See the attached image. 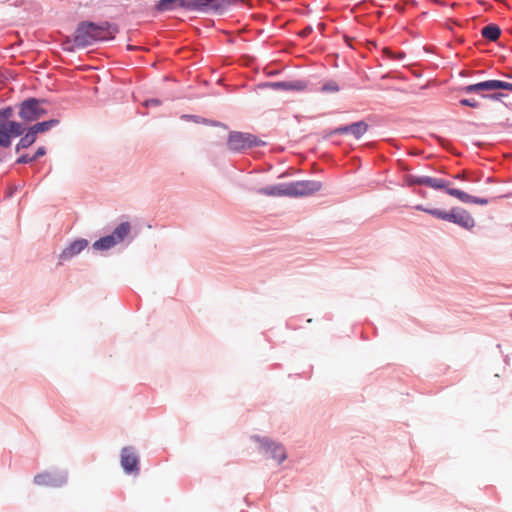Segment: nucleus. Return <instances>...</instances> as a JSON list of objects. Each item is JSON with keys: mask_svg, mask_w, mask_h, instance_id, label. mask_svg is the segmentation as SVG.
Returning <instances> with one entry per match:
<instances>
[{"mask_svg": "<svg viewBox=\"0 0 512 512\" xmlns=\"http://www.w3.org/2000/svg\"><path fill=\"white\" fill-rule=\"evenodd\" d=\"M287 186V196L290 197L310 196L322 188V184L319 181H297L288 183Z\"/></svg>", "mask_w": 512, "mask_h": 512, "instance_id": "39448f33", "label": "nucleus"}, {"mask_svg": "<svg viewBox=\"0 0 512 512\" xmlns=\"http://www.w3.org/2000/svg\"><path fill=\"white\" fill-rule=\"evenodd\" d=\"M504 89L512 91V83L495 80V90Z\"/></svg>", "mask_w": 512, "mask_h": 512, "instance_id": "393cba45", "label": "nucleus"}, {"mask_svg": "<svg viewBox=\"0 0 512 512\" xmlns=\"http://www.w3.org/2000/svg\"><path fill=\"white\" fill-rule=\"evenodd\" d=\"M460 104L461 105H464V106H469V107H472V108H477L479 107V103L475 100H470V99H462L460 101Z\"/></svg>", "mask_w": 512, "mask_h": 512, "instance_id": "bb28decb", "label": "nucleus"}, {"mask_svg": "<svg viewBox=\"0 0 512 512\" xmlns=\"http://www.w3.org/2000/svg\"><path fill=\"white\" fill-rule=\"evenodd\" d=\"M318 26H319V28H320L321 30H322V29H324V24H323V23H320Z\"/></svg>", "mask_w": 512, "mask_h": 512, "instance_id": "f704fd0d", "label": "nucleus"}, {"mask_svg": "<svg viewBox=\"0 0 512 512\" xmlns=\"http://www.w3.org/2000/svg\"><path fill=\"white\" fill-rule=\"evenodd\" d=\"M495 90V80H488L479 82L476 84H471L463 88L465 93H474V92H482V91H493Z\"/></svg>", "mask_w": 512, "mask_h": 512, "instance_id": "f8f14e48", "label": "nucleus"}, {"mask_svg": "<svg viewBox=\"0 0 512 512\" xmlns=\"http://www.w3.org/2000/svg\"><path fill=\"white\" fill-rule=\"evenodd\" d=\"M481 34L490 41H496L501 34V30L498 26L491 24L483 27Z\"/></svg>", "mask_w": 512, "mask_h": 512, "instance_id": "6ab92c4d", "label": "nucleus"}, {"mask_svg": "<svg viewBox=\"0 0 512 512\" xmlns=\"http://www.w3.org/2000/svg\"><path fill=\"white\" fill-rule=\"evenodd\" d=\"M447 193L464 203H475L480 205H486L488 203L487 199L471 196L459 189H447Z\"/></svg>", "mask_w": 512, "mask_h": 512, "instance_id": "1a4fd4ad", "label": "nucleus"}, {"mask_svg": "<svg viewBox=\"0 0 512 512\" xmlns=\"http://www.w3.org/2000/svg\"><path fill=\"white\" fill-rule=\"evenodd\" d=\"M35 134L28 129L26 134L20 139L18 144L16 145V151H19L20 149L28 148L36 141Z\"/></svg>", "mask_w": 512, "mask_h": 512, "instance_id": "aec40b11", "label": "nucleus"}, {"mask_svg": "<svg viewBox=\"0 0 512 512\" xmlns=\"http://www.w3.org/2000/svg\"><path fill=\"white\" fill-rule=\"evenodd\" d=\"M274 87L282 88L286 90H302L304 89V84L301 81L295 82H277L274 84Z\"/></svg>", "mask_w": 512, "mask_h": 512, "instance_id": "4be33fe9", "label": "nucleus"}, {"mask_svg": "<svg viewBox=\"0 0 512 512\" xmlns=\"http://www.w3.org/2000/svg\"><path fill=\"white\" fill-rule=\"evenodd\" d=\"M35 160V157L34 156H28V155H22L21 157H19L17 159V163H21V164H25V163H30L32 161Z\"/></svg>", "mask_w": 512, "mask_h": 512, "instance_id": "cd10ccee", "label": "nucleus"}, {"mask_svg": "<svg viewBox=\"0 0 512 512\" xmlns=\"http://www.w3.org/2000/svg\"><path fill=\"white\" fill-rule=\"evenodd\" d=\"M422 181H424V176H409L408 182L410 185H423Z\"/></svg>", "mask_w": 512, "mask_h": 512, "instance_id": "a878e982", "label": "nucleus"}, {"mask_svg": "<svg viewBox=\"0 0 512 512\" xmlns=\"http://www.w3.org/2000/svg\"><path fill=\"white\" fill-rule=\"evenodd\" d=\"M117 244V240H115V236H105L93 244V248L96 250H107Z\"/></svg>", "mask_w": 512, "mask_h": 512, "instance_id": "f3484780", "label": "nucleus"}, {"mask_svg": "<svg viewBox=\"0 0 512 512\" xmlns=\"http://www.w3.org/2000/svg\"><path fill=\"white\" fill-rule=\"evenodd\" d=\"M57 124H58V120L52 119V120H49V121H44V122L36 123L35 125L31 126L29 129L37 137V135L39 133H44V132L50 130L52 127L56 126Z\"/></svg>", "mask_w": 512, "mask_h": 512, "instance_id": "dca6fc26", "label": "nucleus"}, {"mask_svg": "<svg viewBox=\"0 0 512 512\" xmlns=\"http://www.w3.org/2000/svg\"><path fill=\"white\" fill-rule=\"evenodd\" d=\"M2 116H3L4 118H8V117H10V116H11V109L9 108V109L4 110V111L2 112Z\"/></svg>", "mask_w": 512, "mask_h": 512, "instance_id": "2f4dec72", "label": "nucleus"}, {"mask_svg": "<svg viewBox=\"0 0 512 512\" xmlns=\"http://www.w3.org/2000/svg\"><path fill=\"white\" fill-rule=\"evenodd\" d=\"M130 233V224L128 222L121 223L118 225L111 236H115L117 243L122 242Z\"/></svg>", "mask_w": 512, "mask_h": 512, "instance_id": "a211bd4d", "label": "nucleus"}, {"mask_svg": "<svg viewBox=\"0 0 512 512\" xmlns=\"http://www.w3.org/2000/svg\"><path fill=\"white\" fill-rule=\"evenodd\" d=\"M34 481L38 485L57 486L56 479L49 473L38 474L34 477Z\"/></svg>", "mask_w": 512, "mask_h": 512, "instance_id": "412c9836", "label": "nucleus"}, {"mask_svg": "<svg viewBox=\"0 0 512 512\" xmlns=\"http://www.w3.org/2000/svg\"><path fill=\"white\" fill-rule=\"evenodd\" d=\"M176 7H186L191 8L193 5L191 2L185 3V0H160L156 6L159 11H169L173 10Z\"/></svg>", "mask_w": 512, "mask_h": 512, "instance_id": "9b49d317", "label": "nucleus"}, {"mask_svg": "<svg viewBox=\"0 0 512 512\" xmlns=\"http://www.w3.org/2000/svg\"><path fill=\"white\" fill-rule=\"evenodd\" d=\"M18 114L25 122H33L44 116L46 110L42 107L41 101L31 98L21 103Z\"/></svg>", "mask_w": 512, "mask_h": 512, "instance_id": "20e7f679", "label": "nucleus"}, {"mask_svg": "<svg viewBox=\"0 0 512 512\" xmlns=\"http://www.w3.org/2000/svg\"><path fill=\"white\" fill-rule=\"evenodd\" d=\"M312 32V27L307 26L302 31L299 32V36L301 37H307Z\"/></svg>", "mask_w": 512, "mask_h": 512, "instance_id": "c85d7f7f", "label": "nucleus"}, {"mask_svg": "<svg viewBox=\"0 0 512 512\" xmlns=\"http://www.w3.org/2000/svg\"><path fill=\"white\" fill-rule=\"evenodd\" d=\"M429 214L438 219L455 223L467 230L472 229L475 226V221L472 215L461 208H453L449 212L433 209L429 211Z\"/></svg>", "mask_w": 512, "mask_h": 512, "instance_id": "f03ea898", "label": "nucleus"}, {"mask_svg": "<svg viewBox=\"0 0 512 512\" xmlns=\"http://www.w3.org/2000/svg\"><path fill=\"white\" fill-rule=\"evenodd\" d=\"M464 177H465L464 174H458L455 176V178H457V179H464Z\"/></svg>", "mask_w": 512, "mask_h": 512, "instance_id": "72a5a7b5", "label": "nucleus"}, {"mask_svg": "<svg viewBox=\"0 0 512 512\" xmlns=\"http://www.w3.org/2000/svg\"><path fill=\"white\" fill-rule=\"evenodd\" d=\"M368 130V124L364 121L352 123L347 126L338 127L333 134H352L356 139L361 138Z\"/></svg>", "mask_w": 512, "mask_h": 512, "instance_id": "6e6552de", "label": "nucleus"}, {"mask_svg": "<svg viewBox=\"0 0 512 512\" xmlns=\"http://www.w3.org/2000/svg\"><path fill=\"white\" fill-rule=\"evenodd\" d=\"M46 153V150L44 147H39L36 151V153L33 155L35 157V160L38 159L39 157H42L44 156Z\"/></svg>", "mask_w": 512, "mask_h": 512, "instance_id": "c756f323", "label": "nucleus"}, {"mask_svg": "<svg viewBox=\"0 0 512 512\" xmlns=\"http://www.w3.org/2000/svg\"><path fill=\"white\" fill-rule=\"evenodd\" d=\"M259 192L267 196H287L288 186L287 184L269 186L260 189Z\"/></svg>", "mask_w": 512, "mask_h": 512, "instance_id": "4468645a", "label": "nucleus"}, {"mask_svg": "<svg viewBox=\"0 0 512 512\" xmlns=\"http://www.w3.org/2000/svg\"><path fill=\"white\" fill-rule=\"evenodd\" d=\"M417 210H420V211H423V212H426L429 214V211H431L432 209H427V208H424L422 205H418L415 207Z\"/></svg>", "mask_w": 512, "mask_h": 512, "instance_id": "473e14b6", "label": "nucleus"}, {"mask_svg": "<svg viewBox=\"0 0 512 512\" xmlns=\"http://www.w3.org/2000/svg\"><path fill=\"white\" fill-rule=\"evenodd\" d=\"M219 0H192L191 4L193 5L192 9L199 8L201 6H211V7H217Z\"/></svg>", "mask_w": 512, "mask_h": 512, "instance_id": "5701e85b", "label": "nucleus"}, {"mask_svg": "<svg viewBox=\"0 0 512 512\" xmlns=\"http://www.w3.org/2000/svg\"><path fill=\"white\" fill-rule=\"evenodd\" d=\"M139 458L132 447H124L121 451V466L126 473L139 471Z\"/></svg>", "mask_w": 512, "mask_h": 512, "instance_id": "0eeeda50", "label": "nucleus"}, {"mask_svg": "<svg viewBox=\"0 0 512 512\" xmlns=\"http://www.w3.org/2000/svg\"><path fill=\"white\" fill-rule=\"evenodd\" d=\"M321 91L325 93H336L339 91V86L335 81H329L322 86Z\"/></svg>", "mask_w": 512, "mask_h": 512, "instance_id": "b1692460", "label": "nucleus"}, {"mask_svg": "<svg viewBox=\"0 0 512 512\" xmlns=\"http://www.w3.org/2000/svg\"><path fill=\"white\" fill-rule=\"evenodd\" d=\"M88 245V241L85 239H80L74 241L72 244H70L69 247H67L60 255V258L62 260H68L71 259L73 256L80 253L84 248H86Z\"/></svg>", "mask_w": 512, "mask_h": 512, "instance_id": "9d476101", "label": "nucleus"}, {"mask_svg": "<svg viewBox=\"0 0 512 512\" xmlns=\"http://www.w3.org/2000/svg\"><path fill=\"white\" fill-rule=\"evenodd\" d=\"M422 183H423V185L428 186L433 189H445L446 191H447V189H451L449 187L450 183H448L442 179L433 178V177H429V176H424V181H422Z\"/></svg>", "mask_w": 512, "mask_h": 512, "instance_id": "2eb2a0df", "label": "nucleus"}, {"mask_svg": "<svg viewBox=\"0 0 512 512\" xmlns=\"http://www.w3.org/2000/svg\"><path fill=\"white\" fill-rule=\"evenodd\" d=\"M259 144L260 141L253 134L237 131L231 132L227 140V147L233 152H240Z\"/></svg>", "mask_w": 512, "mask_h": 512, "instance_id": "7ed1b4c3", "label": "nucleus"}, {"mask_svg": "<svg viewBox=\"0 0 512 512\" xmlns=\"http://www.w3.org/2000/svg\"><path fill=\"white\" fill-rule=\"evenodd\" d=\"M159 104H160V101L157 100V99H151V100H148V101L145 102V105H155V106H157Z\"/></svg>", "mask_w": 512, "mask_h": 512, "instance_id": "7c9ffc66", "label": "nucleus"}, {"mask_svg": "<svg viewBox=\"0 0 512 512\" xmlns=\"http://www.w3.org/2000/svg\"><path fill=\"white\" fill-rule=\"evenodd\" d=\"M255 439L260 442L263 451L278 461V463H282L287 458L285 448L281 444L275 443L268 438L260 439L256 437Z\"/></svg>", "mask_w": 512, "mask_h": 512, "instance_id": "423d86ee", "label": "nucleus"}, {"mask_svg": "<svg viewBox=\"0 0 512 512\" xmlns=\"http://www.w3.org/2000/svg\"><path fill=\"white\" fill-rule=\"evenodd\" d=\"M1 129H5L7 133L10 134V138L12 136L18 137L24 133V127L21 123L15 121H7L1 123Z\"/></svg>", "mask_w": 512, "mask_h": 512, "instance_id": "ddd939ff", "label": "nucleus"}, {"mask_svg": "<svg viewBox=\"0 0 512 512\" xmlns=\"http://www.w3.org/2000/svg\"><path fill=\"white\" fill-rule=\"evenodd\" d=\"M114 37V30L107 23L97 25L92 22H82L78 25L73 42L78 47H87L97 41L109 40Z\"/></svg>", "mask_w": 512, "mask_h": 512, "instance_id": "f257e3e1", "label": "nucleus"}]
</instances>
